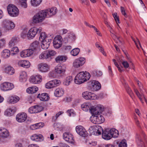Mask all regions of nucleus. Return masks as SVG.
I'll return each instance as SVG.
<instances>
[{
	"mask_svg": "<svg viewBox=\"0 0 147 147\" xmlns=\"http://www.w3.org/2000/svg\"><path fill=\"white\" fill-rule=\"evenodd\" d=\"M90 77V75L88 72L87 71L85 72H81L76 76L74 81L76 84H80L89 80Z\"/></svg>",
	"mask_w": 147,
	"mask_h": 147,
	"instance_id": "obj_1",
	"label": "nucleus"
},
{
	"mask_svg": "<svg viewBox=\"0 0 147 147\" xmlns=\"http://www.w3.org/2000/svg\"><path fill=\"white\" fill-rule=\"evenodd\" d=\"M15 26V25L13 22L8 20H5L3 22L2 28L5 32L13 29Z\"/></svg>",
	"mask_w": 147,
	"mask_h": 147,
	"instance_id": "obj_2",
	"label": "nucleus"
},
{
	"mask_svg": "<svg viewBox=\"0 0 147 147\" xmlns=\"http://www.w3.org/2000/svg\"><path fill=\"white\" fill-rule=\"evenodd\" d=\"M92 114V116L91 117V121L95 124H100L103 123L105 121L104 117L98 113Z\"/></svg>",
	"mask_w": 147,
	"mask_h": 147,
	"instance_id": "obj_3",
	"label": "nucleus"
},
{
	"mask_svg": "<svg viewBox=\"0 0 147 147\" xmlns=\"http://www.w3.org/2000/svg\"><path fill=\"white\" fill-rule=\"evenodd\" d=\"M7 10L8 14L11 16L15 17L19 14L18 9L13 5H9L7 6Z\"/></svg>",
	"mask_w": 147,
	"mask_h": 147,
	"instance_id": "obj_4",
	"label": "nucleus"
},
{
	"mask_svg": "<svg viewBox=\"0 0 147 147\" xmlns=\"http://www.w3.org/2000/svg\"><path fill=\"white\" fill-rule=\"evenodd\" d=\"M42 30L41 27L37 28L34 27L31 28L27 34V36L28 39H32L34 38L37 33L40 32Z\"/></svg>",
	"mask_w": 147,
	"mask_h": 147,
	"instance_id": "obj_5",
	"label": "nucleus"
},
{
	"mask_svg": "<svg viewBox=\"0 0 147 147\" xmlns=\"http://www.w3.org/2000/svg\"><path fill=\"white\" fill-rule=\"evenodd\" d=\"M45 18L43 13L40 11L33 17L32 21L35 23H38L42 22Z\"/></svg>",
	"mask_w": 147,
	"mask_h": 147,
	"instance_id": "obj_6",
	"label": "nucleus"
},
{
	"mask_svg": "<svg viewBox=\"0 0 147 147\" xmlns=\"http://www.w3.org/2000/svg\"><path fill=\"white\" fill-rule=\"evenodd\" d=\"M57 9L55 7H52L45 10L42 11L45 18H49L56 14Z\"/></svg>",
	"mask_w": 147,
	"mask_h": 147,
	"instance_id": "obj_7",
	"label": "nucleus"
},
{
	"mask_svg": "<svg viewBox=\"0 0 147 147\" xmlns=\"http://www.w3.org/2000/svg\"><path fill=\"white\" fill-rule=\"evenodd\" d=\"M61 83L60 81L58 80H54L47 83L45 87L48 89H51L59 85Z\"/></svg>",
	"mask_w": 147,
	"mask_h": 147,
	"instance_id": "obj_8",
	"label": "nucleus"
},
{
	"mask_svg": "<svg viewBox=\"0 0 147 147\" xmlns=\"http://www.w3.org/2000/svg\"><path fill=\"white\" fill-rule=\"evenodd\" d=\"M76 130L78 134L82 136L85 137L87 136V133L86 129L81 125L76 126Z\"/></svg>",
	"mask_w": 147,
	"mask_h": 147,
	"instance_id": "obj_9",
	"label": "nucleus"
},
{
	"mask_svg": "<svg viewBox=\"0 0 147 147\" xmlns=\"http://www.w3.org/2000/svg\"><path fill=\"white\" fill-rule=\"evenodd\" d=\"M85 62V59L81 57L75 59L74 61L73 65L75 68H78L82 66Z\"/></svg>",
	"mask_w": 147,
	"mask_h": 147,
	"instance_id": "obj_10",
	"label": "nucleus"
},
{
	"mask_svg": "<svg viewBox=\"0 0 147 147\" xmlns=\"http://www.w3.org/2000/svg\"><path fill=\"white\" fill-rule=\"evenodd\" d=\"M62 38L61 36L58 35L54 38L53 44L54 47L57 49L60 47L62 45Z\"/></svg>",
	"mask_w": 147,
	"mask_h": 147,
	"instance_id": "obj_11",
	"label": "nucleus"
},
{
	"mask_svg": "<svg viewBox=\"0 0 147 147\" xmlns=\"http://www.w3.org/2000/svg\"><path fill=\"white\" fill-rule=\"evenodd\" d=\"M13 84L9 82H5L1 85V88L2 90L7 91L11 90L13 88Z\"/></svg>",
	"mask_w": 147,
	"mask_h": 147,
	"instance_id": "obj_12",
	"label": "nucleus"
},
{
	"mask_svg": "<svg viewBox=\"0 0 147 147\" xmlns=\"http://www.w3.org/2000/svg\"><path fill=\"white\" fill-rule=\"evenodd\" d=\"M43 109V107L39 105L32 106L28 109L29 112L31 114L37 113L42 111Z\"/></svg>",
	"mask_w": 147,
	"mask_h": 147,
	"instance_id": "obj_13",
	"label": "nucleus"
},
{
	"mask_svg": "<svg viewBox=\"0 0 147 147\" xmlns=\"http://www.w3.org/2000/svg\"><path fill=\"white\" fill-rule=\"evenodd\" d=\"M27 115L24 113H18L16 116V120L19 122H24L27 119Z\"/></svg>",
	"mask_w": 147,
	"mask_h": 147,
	"instance_id": "obj_14",
	"label": "nucleus"
},
{
	"mask_svg": "<svg viewBox=\"0 0 147 147\" xmlns=\"http://www.w3.org/2000/svg\"><path fill=\"white\" fill-rule=\"evenodd\" d=\"M63 139L67 142L73 143L74 142V140L72 135L69 132L64 133L63 136Z\"/></svg>",
	"mask_w": 147,
	"mask_h": 147,
	"instance_id": "obj_15",
	"label": "nucleus"
},
{
	"mask_svg": "<svg viewBox=\"0 0 147 147\" xmlns=\"http://www.w3.org/2000/svg\"><path fill=\"white\" fill-rule=\"evenodd\" d=\"M39 70L42 72H46L49 69V66L46 63H41L38 65Z\"/></svg>",
	"mask_w": 147,
	"mask_h": 147,
	"instance_id": "obj_16",
	"label": "nucleus"
},
{
	"mask_svg": "<svg viewBox=\"0 0 147 147\" xmlns=\"http://www.w3.org/2000/svg\"><path fill=\"white\" fill-rule=\"evenodd\" d=\"M90 86L94 91H96L100 89L101 88L100 84L97 81H93L90 82Z\"/></svg>",
	"mask_w": 147,
	"mask_h": 147,
	"instance_id": "obj_17",
	"label": "nucleus"
},
{
	"mask_svg": "<svg viewBox=\"0 0 147 147\" xmlns=\"http://www.w3.org/2000/svg\"><path fill=\"white\" fill-rule=\"evenodd\" d=\"M42 80V77L40 75L32 76L30 77V82L34 84H39Z\"/></svg>",
	"mask_w": 147,
	"mask_h": 147,
	"instance_id": "obj_18",
	"label": "nucleus"
},
{
	"mask_svg": "<svg viewBox=\"0 0 147 147\" xmlns=\"http://www.w3.org/2000/svg\"><path fill=\"white\" fill-rule=\"evenodd\" d=\"M102 138L106 140H109L112 138V136L110 134L109 129H106L103 131Z\"/></svg>",
	"mask_w": 147,
	"mask_h": 147,
	"instance_id": "obj_19",
	"label": "nucleus"
},
{
	"mask_svg": "<svg viewBox=\"0 0 147 147\" xmlns=\"http://www.w3.org/2000/svg\"><path fill=\"white\" fill-rule=\"evenodd\" d=\"M46 40L42 41L41 45L42 48L44 49H46L49 47L50 43L51 41V39H46Z\"/></svg>",
	"mask_w": 147,
	"mask_h": 147,
	"instance_id": "obj_20",
	"label": "nucleus"
},
{
	"mask_svg": "<svg viewBox=\"0 0 147 147\" xmlns=\"http://www.w3.org/2000/svg\"><path fill=\"white\" fill-rule=\"evenodd\" d=\"M91 110L92 113L96 114L101 113L104 110V109L102 106L100 105H98L96 107L93 106Z\"/></svg>",
	"mask_w": 147,
	"mask_h": 147,
	"instance_id": "obj_21",
	"label": "nucleus"
},
{
	"mask_svg": "<svg viewBox=\"0 0 147 147\" xmlns=\"http://www.w3.org/2000/svg\"><path fill=\"white\" fill-rule=\"evenodd\" d=\"M18 64L19 66L25 68H28L30 66V63L27 60H20L18 61Z\"/></svg>",
	"mask_w": 147,
	"mask_h": 147,
	"instance_id": "obj_22",
	"label": "nucleus"
},
{
	"mask_svg": "<svg viewBox=\"0 0 147 147\" xmlns=\"http://www.w3.org/2000/svg\"><path fill=\"white\" fill-rule=\"evenodd\" d=\"M20 100L19 97L16 96H9L7 102L9 103L14 104L18 102Z\"/></svg>",
	"mask_w": 147,
	"mask_h": 147,
	"instance_id": "obj_23",
	"label": "nucleus"
},
{
	"mask_svg": "<svg viewBox=\"0 0 147 147\" xmlns=\"http://www.w3.org/2000/svg\"><path fill=\"white\" fill-rule=\"evenodd\" d=\"M55 71L57 74H63L66 70V67L64 65L57 66L55 68Z\"/></svg>",
	"mask_w": 147,
	"mask_h": 147,
	"instance_id": "obj_24",
	"label": "nucleus"
},
{
	"mask_svg": "<svg viewBox=\"0 0 147 147\" xmlns=\"http://www.w3.org/2000/svg\"><path fill=\"white\" fill-rule=\"evenodd\" d=\"M31 139L32 141L38 142L42 140L43 137L41 134H35L31 136Z\"/></svg>",
	"mask_w": 147,
	"mask_h": 147,
	"instance_id": "obj_25",
	"label": "nucleus"
},
{
	"mask_svg": "<svg viewBox=\"0 0 147 147\" xmlns=\"http://www.w3.org/2000/svg\"><path fill=\"white\" fill-rule=\"evenodd\" d=\"M137 143L139 146L141 147H145L146 146H147V140H145V142L142 140L141 137L138 135L137 137Z\"/></svg>",
	"mask_w": 147,
	"mask_h": 147,
	"instance_id": "obj_26",
	"label": "nucleus"
},
{
	"mask_svg": "<svg viewBox=\"0 0 147 147\" xmlns=\"http://www.w3.org/2000/svg\"><path fill=\"white\" fill-rule=\"evenodd\" d=\"M81 107L83 111H86L89 110L91 113V110L93 106L91 107L89 103H85L82 104Z\"/></svg>",
	"mask_w": 147,
	"mask_h": 147,
	"instance_id": "obj_27",
	"label": "nucleus"
},
{
	"mask_svg": "<svg viewBox=\"0 0 147 147\" xmlns=\"http://www.w3.org/2000/svg\"><path fill=\"white\" fill-rule=\"evenodd\" d=\"M9 135V132L7 129L2 127L0 128V136L3 138H6Z\"/></svg>",
	"mask_w": 147,
	"mask_h": 147,
	"instance_id": "obj_28",
	"label": "nucleus"
},
{
	"mask_svg": "<svg viewBox=\"0 0 147 147\" xmlns=\"http://www.w3.org/2000/svg\"><path fill=\"white\" fill-rule=\"evenodd\" d=\"M37 98H39L40 100L43 101H47L49 99L48 94L46 93L41 94H39L37 96Z\"/></svg>",
	"mask_w": 147,
	"mask_h": 147,
	"instance_id": "obj_29",
	"label": "nucleus"
},
{
	"mask_svg": "<svg viewBox=\"0 0 147 147\" xmlns=\"http://www.w3.org/2000/svg\"><path fill=\"white\" fill-rule=\"evenodd\" d=\"M67 59V57L65 55H59L55 59L57 62L62 63L66 61Z\"/></svg>",
	"mask_w": 147,
	"mask_h": 147,
	"instance_id": "obj_30",
	"label": "nucleus"
},
{
	"mask_svg": "<svg viewBox=\"0 0 147 147\" xmlns=\"http://www.w3.org/2000/svg\"><path fill=\"white\" fill-rule=\"evenodd\" d=\"M64 92V91L62 88H58L55 90L54 94L56 97H60L63 95Z\"/></svg>",
	"mask_w": 147,
	"mask_h": 147,
	"instance_id": "obj_31",
	"label": "nucleus"
},
{
	"mask_svg": "<svg viewBox=\"0 0 147 147\" xmlns=\"http://www.w3.org/2000/svg\"><path fill=\"white\" fill-rule=\"evenodd\" d=\"M4 71L5 73L9 75L13 74L15 72V70L13 68L9 66L6 67L5 68Z\"/></svg>",
	"mask_w": 147,
	"mask_h": 147,
	"instance_id": "obj_32",
	"label": "nucleus"
},
{
	"mask_svg": "<svg viewBox=\"0 0 147 147\" xmlns=\"http://www.w3.org/2000/svg\"><path fill=\"white\" fill-rule=\"evenodd\" d=\"M19 40L20 39L18 37H13L9 42V45L11 47H12L16 44Z\"/></svg>",
	"mask_w": 147,
	"mask_h": 147,
	"instance_id": "obj_33",
	"label": "nucleus"
},
{
	"mask_svg": "<svg viewBox=\"0 0 147 147\" xmlns=\"http://www.w3.org/2000/svg\"><path fill=\"white\" fill-rule=\"evenodd\" d=\"M38 90V88L36 86H33L28 87L27 89V92L29 94H33L36 92Z\"/></svg>",
	"mask_w": 147,
	"mask_h": 147,
	"instance_id": "obj_34",
	"label": "nucleus"
},
{
	"mask_svg": "<svg viewBox=\"0 0 147 147\" xmlns=\"http://www.w3.org/2000/svg\"><path fill=\"white\" fill-rule=\"evenodd\" d=\"M110 134L111 135L112 138H116L119 135V132L117 130L114 128H113L110 129H109Z\"/></svg>",
	"mask_w": 147,
	"mask_h": 147,
	"instance_id": "obj_35",
	"label": "nucleus"
},
{
	"mask_svg": "<svg viewBox=\"0 0 147 147\" xmlns=\"http://www.w3.org/2000/svg\"><path fill=\"white\" fill-rule=\"evenodd\" d=\"M16 109L14 107L9 108L5 112V114L9 116H11L16 111Z\"/></svg>",
	"mask_w": 147,
	"mask_h": 147,
	"instance_id": "obj_36",
	"label": "nucleus"
},
{
	"mask_svg": "<svg viewBox=\"0 0 147 147\" xmlns=\"http://www.w3.org/2000/svg\"><path fill=\"white\" fill-rule=\"evenodd\" d=\"M10 52L8 49H5L3 50L1 53V56L3 58H7L10 56Z\"/></svg>",
	"mask_w": 147,
	"mask_h": 147,
	"instance_id": "obj_37",
	"label": "nucleus"
},
{
	"mask_svg": "<svg viewBox=\"0 0 147 147\" xmlns=\"http://www.w3.org/2000/svg\"><path fill=\"white\" fill-rule=\"evenodd\" d=\"M72 80L73 79L71 76H68L64 80L63 84L65 86H68L70 84Z\"/></svg>",
	"mask_w": 147,
	"mask_h": 147,
	"instance_id": "obj_38",
	"label": "nucleus"
},
{
	"mask_svg": "<svg viewBox=\"0 0 147 147\" xmlns=\"http://www.w3.org/2000/svg\"><path fill=\"white\" fill-rule=\"evenodd\" d=\"M31 49H32L33 51L35 50L37 48L39 47V43L38 41H34L30 45Z\"/></svg>",
	"mask_w": 147,
	"mask_h": 147,
	"instance_id": "obj_39",
	"label": "nucleus"
},
{
	"mask_svg": "<svg viewBox=\"0 0 147 147\" xmlns=\"http://www.w3.org/2000/svg\"><path fill=\"white\" fill-rule=\"evenodd\" d=\"M39 58L40 59H47L49 58L47 51H45L39 55Z\"/></svg>",
	"mask_w": 147,
	"mask_h": 147,
	"instance_id": "obj_40",
	"label": "nucleus"
},
{
	"mask_svg": "<svg viewBox=\"0 0 147 147\" xmlns=\"http://www.w3.org/2000/svg\"><path fill=\"white\" fill-rule=\"evenodd\" d=\"M20 80L22 82H26L27 80V76L25 71L22 72L20 75Z\"/></svg>",
	"mask_w": 147,
	"mask_h": 147,
	"instance_id": "obj_41",
	"label": "nucleus"
},
{
	"mask_svg": "<svg viewBox=\"0 0 147 147\" xmlns=\"http://www.w3.org/2000/svg\"><path fill=\"white\" fill-rule=\"evenodd\" d=\"M134 92L142 103H143V99L145 98L143 95L140 94L137 89H134Z\"/></svg>",
	"mask_w": 147,
	"mask_h": 147,
	"instance_id": "obj_42",
	"label": "nucleus"
},
{
	"mask_svg": "<svg viewBox=\"0 0 147 147\" xmlns=\"http://www.w3.org/2000/svg\"><path fill=\"white\" fill-rule=\"evenodd\" d=\"M91 92L88 91H86L82 93V97L86 100H89Z\"/></svg>",
	"mask_w": 147,
	"mask_h": 147,
	"instance_id": "obj_43",
	"label": "nucleus"
},
{
	"mask_svg": "<svg viewBox=\"0 0 147 147\" xmlns=\"http://www.w3.org/2000/svg\"><path fill=\"white\" fill-rule=\"evenodd\" d=\"M80 51V49L79 48H74L71 51V54L73 56H76L78 54Z\"/></svg>",
	"mask_w": 147,
	"mask_h": 147,
	"instance_id": "obj_44",
	"label": "nucleus"
},
{
	"mask_svg": "<svg viewBox=\"0 0 147 147\" xmlns=\"http://www.w3.org/2000/svg\"><path fill=\"white\" fill-rule=\"evenodd\" d=\"M49 39L50 38L48 37L45 33L44 32H41L40 34L39 37V40L41 41H42L44 40H46V39Z\"/></svg>",
	"mask_w": 147,
	"mask_h": 147,
	"instance_id": "obj_45",
	"label": "nucleus"
},
{
	"mask_svg": "<svg viewBox=\"0 0 147 147\" xmlns=\"http://www.w3.org/2000/svg\"><path fill=\"white\" fill-rule=\"evenodd\" d=\"M97 126L96 125L91 126L89 129V131L92 134H95L96 131V129Z\"/></svg>",
	"mask_w": 147,
	"mask_h": 147,
	"instance_id": "obj_46",
	"label": "nucleus"
},
{
	"mask_svg": "<svg viewBox=\"0 0 147 147\" xmlns=\"http://www.w3.org/2000/svg\"><path fill=\"white\" fill-rule=\"evenodd\" d=\"M42 0H31L32 5L34 6H37L39 5Z\"/></svg>",
	"mask_w": 147,
	"mask_h": 147,
	"instance_id": "obj_47",
	"label": "nucleus"
},
{
	"mask_svg": "<svg viewBox=\"0 0 147 147\" xmlns=\"http://www.w3.org/2000/svg\"><path fill=\"white\" fill-rule=\"evenodd\" d=\"M92 73L93 76L95 77L100 76L102 75V73L101 71L95 70L92 71Z\"/></svg>",
	"mask_w": 147,
	"mask_h": 147,
	"instance_id": "obj_48",
	"label": "nucleus"
},
{
	"mask_svg": "<svg viewBox=\"0 0 147 147\" xmlns=\"http://www.w3.org/2000/svg\"><path fill=\"white\" fill-rule=\"evenodd\" d=\"M19 3L22 7L24 8H26L27 7L26 0H19Z\"/></svg>",
	"mask_w": 147,
	"mask_h": 147,
	"instance_id": "obj_49",
	"label": "nucleus"
},
{
	"mask_svg": "<svg viewBox=\"0 0 147 147\" xmlns=\"http://www.w3.org/2000/svg\"><path fill=\"white\" fill-rule=\"evenodd\" d=\"M19 52L18 48L16 47H13L11 50V54L13 55H16Z\"/></svg>",
	"mask_w": 147,
	"mask_h": 147,
	"instance_id": "obj_50",
	"label": "nucleus"
},
{
	"mask_svg": "<svg viewBox=\"0 0 147 147\" xmlns=\"http://www.w3.org/2000/svg\"><path fill=\"white\" fill-rule=\"evenodd\" d=\"M47 51L49 58L51 56L55 55L57 53L55 51L53 50H48Z\"/></svg>",
	"mask_w": 147,
	"mask_h": 147,
	"instance_id": "obj_51",
	"label": "nucleus"
},
{
	"mask_svg": "<svg viewBox=\"0 0 147 147\" xmlns=\"http://www.w3.org/2000/svg\"><path fill=\"white\" fill-rule=\"evenodd\" d=\"M103 130L102 127L99 125L97 126L96 129V131L95 134H98V135H100L102 132H103Z\"/></svg>",
	"mask_w": 147,
	"mask_h": 147,
	"instance_id": "obj_52",
	"label": "nucleus"
},
{
	"mask_svg": "<svg viewBox=\"0 0 147 147\" xmlns=\"http://www.w3.org/2000/svg\"><path fill=\"white\" fill-rule=\"evenodd\" d=\"M125 88L127 92L129 94L131 97L132 98V97L133 96V94L131 88L127 85H126Z\"/></svg>",
	"mask_w": 147,
	"mask_h": 147,
	"instance_id": "obj_53",
	"label": "nucleus"
},
{
	"mask_svg": "<svg viewBox=\"0 0 147 147\" xmlns=\"http://www.w3.org/2000/svg\"><path fill=\"white\" fill-rule=\"evenodd\" d=\"M26 55L27 57H28L31 56L33 53V51L32 49H30L25 50Z\"/></svg>",
	"mask_w": 147,
	"mask_h": 147,
	"instance_id": "obj_54",
	"label": "nucleus"
},
{
	"mask_svg": "<svg viewBox=\"0 0 147 147\" xmlns=\"http://www.w3.org/2000/svg\"><path fill=\"white\" fill-rule=\"evenodd\" d=\"M119 147H127V145L125 141H122L119 144Z\"/></svg>",
	"mask_w": 147,
	"mask_h": 147,
	"instance_id": "obj_55",
	"label": "nucleus"
},
{
	"mask_svg": "<svg viewBox=\"0 0 147 147\" xmlns=\"http://www.w3.org/2000/svg\"><path fill=\"white\" fill-rule=\"evenodd\" d=\"M113 16L116 22L117 23L118 22V23H119L120 21L119 19V17L118 16H117V13H114L113 14Z\"/></svg>",
	"mask_w": 147,
	"mask_h": 147,
	"instance_id": "obj_56",
	"label": "nucleus"
},
{
	"mask_svg": "<svg viewBox=\"0 0 147 147\" xmlns=\"http://www.w3.org/2000/svg\"><path fill=\"white\" fill-rule=\"evenodd\" d=\"M63 113V111H59L56 114L55 116L53 117V120L54 121H55L56 120L57 118L58 117L59 115H61Z\"/></svg>",
	"mask_w": 147,
	"mask_h": 147,
	"instance_id": "obj_57",
	"label": "nucleus"
},
{
	"mask_svg": "<svg viewBox=\"0 0 147 147\" xmlns=\"http://www.w3.org/2000/svg\"><path fill=\"white\" fill-rule=\"evenodd\" d=\"M121 63L125 68H127L129 67V64L126 61H123Z\"/></svg>",
	"mask_w": 147,
	"mask_h": 147,
	"instance_id": "obj_58",
	"label": "nucleus"
},
{
	"mask_svg": "<svg viewBox=\"0 0 147 147\" xmlns=\"http://www.w3.org/2000/svg\"><path fill=\"white\" fill-rule=\"evenodd\" d=\"M97 99V97L96 95L95 94L91 92L90 96V99L96 100Z\"/></svg>",
	"mask_w": 147,
	"mask_h": 147,
	"instance_id": "obj_59",
	"label": "nucleus"
},
{
	"mask_svg": "<svg viewBox=\"0 0 147 147\" xmlns=\"http://www.w3.org/2000/svg\"><path fill=\"white\" fill-rule=\"evenodd\" d=\"M27 33V31L26 30H24L21 34V37L23 38H25L26 37V35Z\"/></svg>",
	"mask_w": 147,
	"mask_h": 147,
	"instance_id": "obj_60",
	"label": "nucleus"
},
{
	"mask_svg": "<svg viewBox=\"0 0 147 147\" xmlns=\"http://www.w3.org/2000/svg\"><path fill=\"white\" fill-rule=\"evenodd\" d=\"M5 43V41L4 39H0V48L3 47Z\"/></svg>",
	"mask_w": 147,
	"mask_h": 147,
	"instance_id": "obj_61",
	"label": "nucleus"
},
{
	"mask_svg": "<svg viewBox=\"0 0 147 147\" xmlns=\"http://www.w3.org/2000/svg\"><path fill=\"white\" fill-rule=\"evenodd\" d=\"M20 56L24 58L27 57L25 50L23 51L20 53Z\"/></svg>",
	"mask_w": 147,
	"mask_h": 147,
	"instance_id": "obj_62",
	"label": "nucleus"
},
{
	"mask_svg": "<svg viewBox=\"0 0 147 147\" xmlns=\"http://www.w3.org/2000/svg\"><path fill=\"white\" fill-rule=\"evenodd\" d=\"M121 12L122 14L125 17H127V15L125 12V10L124 8L122 7H121Z\"/></svg>",
	"mask_w": 147,
	"mask_h": 147,
	"instance_id": "obj_63",
	"label": "nucleus"
},
{
	"mask_svg": "<svg viewBox=\"0 0 147 147\" xmlns=\"http://www.w3.org/2000/svg\"><path fill=\"white\" fill-rule=\"evenodd\" d=\"M68 38L71 40H74L76 38V36L74 34H71L69 35Z\"/></svg>",
	"mask_w": 147,
	"mask_h": 147,
	"instance_id": "obj_64",
	"label": "nucleus"
}]
</instances>
